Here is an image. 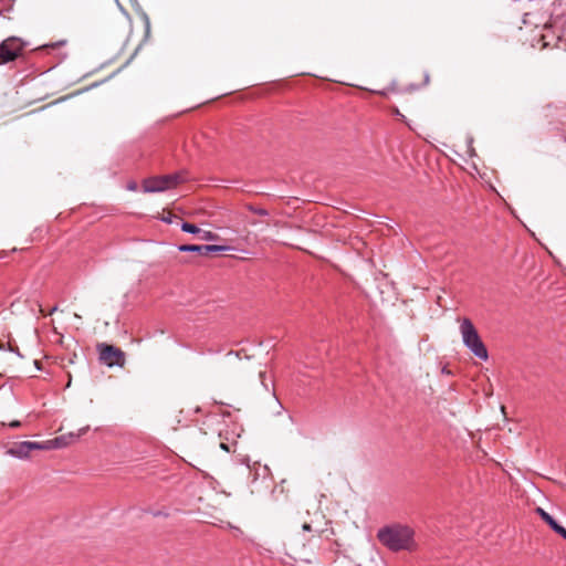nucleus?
I'll list each match as a JSON object with an SVG mask.
<instances>
[{"label":"nucleus","mask_w":566,"mask_h":566,"mask_svg":"<svg viewBox=\"0 0 566 566\" xmlns=\"http://www.w3.org/2000/svg\"><path fill=\"white\" fill-rule=\"evenodd\" d=\"M378 541L392 552L413 551L417 547L415 531L402 524L387 525L378 530Z\"/></svg>","instance_id":"nucleus-1"},{"label":"nucleus","mask_w":566,"mask_h":566,"mask_svg":"<svg viewBox=\"0 0 566 566\" xmlns=\"http://www.w3.org/2000/svg\"><path fill=\"white\" fill-rule=\"evenodd\" d=\"M460 333L464 346L475 357L482 360H486L489 358L488 349L470 318H462L460 324Z\"/></svg>","instance_id":"nucleus-2"},{"label":"nucleus","mask_w":566,"mask_h":566,"mask_svg":"<svg viewBox=\"0 0 566 566\" xmlns=\"http://www.w3.org/2000/svg\"><path fill=\"white\" fill-rule=\"evenodd\" d=\"M545 29L547 33L542 35L544 46L549 45L547 41L549 33H552L557 41H566V15L560 14L552 18L551 21L545 24Z\"/></svg>","instance_id":"nucleus-3"},{"label":"nucleus","mask_w":566,"mask_h":566,"mask_svg":"<svg viewBox=\"0 0 566 566\" xmlns=\"http://www.w3.org/2000/svg\"><path fill=\"white\" fill-rule=\"evenodd\" d=\"M46 446L42 444V442H33V441H21V442H14L8 450L7 454L24 460L28 459L31 451L34 450H44Z\"/></svg>","instance_id":"nucleus-4"},{"label":"nucleus","mask_w":566,"mask_h":566,"mask_svg":"<svg viewBox=\"0 0 566 566\" xmlns=\"http://www.w3.org/2000/svg\"><path fill=\"white\" fill-rule=\"evenodd\" d=\"M99 349V359L105 363L107 366L112 367L114 365L116 366H123L125 363L124 353L113 346L107 344H101L98 345Z\"/></svg>","instance_id":"nucleus-5"},{"label":"nucleus","mask_w":566,"mask_h":566,"mask_svg":"<svg viewBox=\"0 0 566 566\" xmlns=\"http://www.w3.org/2000/svg\"><path fill=\"white\" fill-rule=\"evenodd\" d=\"M22 50L23 44L19 39H7L0 44V60L3 63L11 62L21 54Z\"/></svg>","instance_id":"nucleus-6"},{"label":"nucleus","mask_w":566,"mask_h":566,"mask_svg":"<svg viewBox=\"0 0 566 566\" xmlns=\"http://www.w3.org/2000/svg\"><path fill=\"white\" fill-rule=\"evenodd\" d=\"M178 250L181 252H195L200 255H209L210 253L228 251L230 247L217 244H182L179 245Z\"/></svg>","instance_id":"nucleus-7"},{"label":"nucleus","mask_w":566,"mask_h":566,"mask_svg":"<svg viewBox=\"0 0 566 566\" xmlns=\"http://www.w3.org/2000/svg\"><path fill=\"white\" fill-rule=\"evenodd\" d=\"M87 430H88V427H84V428H81L76 434L72 433V432L69 433L67 436L63 434V436L56 437L52 440L43 441L42 444L46 446L44 448V450L62 448L69 443V441H67L69 439L80 438L83 434H85L87 432Z\"/></svg>","instance_id":"nucleus-8"},{"label":"nucleus","mask_w":566,"mask_h":566,"mask_svg":"<svg viewBox=\"0 0 566 566\" xmlns=\"http://www.w3.org/2000/svg\"><path fill=\"white\" fill-rule=\"evenodd\" d=\"M168 189L164 176L150 177L143 181V191L146 193L163 192Z\"/></svg>","instance_id":"nucleus-9"},{"label":"nucleus","mask_w":566,"mask_h":566,"mask_svg":"<svg viewBox=\"0 0 566 566\" xmlns=\"http://www.w3.org/2000/svg\"><path fill=\"white\" fill-rule=\"evenodd\" d=\"M536 512L539 514L542 520L546 522L551 528L556 532L558 535H560L564 539H566V528L562 526L551 514H548L545 510L542 507H537Z\"/></svg>","instance_id":"nucleus-10"},{"label":"nucleus","mask_w":566,"mask_h":566,"mask_svg":"<svg viewBox=\"0 0 566 566\" xmlns=\"http://www.w3.org/2000/svg\"><path fill=\"white\" fill-rule=\"evenodd\" d=\"M164 179L166 180V184H168V189L185 181V177L180 172L165 175Z\"/></svg>","instance_id":"nucleus-11"},{"label":"nucleus","mask_w":566,"mask_h":566,"mask_svg":"<svg viewBox=\"0 0 566 566\" xmlns=\"http://www.w3.org/2000/svg\"><path fill=\"white\" fill-rule=\"evenodd\" d=\"M181 230L184 232L191 233V234H197V235H199L200 232H201V229L199 227H197L193 223H189V222H182L181 223Z\"/></svg>","instance_id":"nucleus-12"},{"label":"nucleus","mask_w":566,"mask_h":566,"mask_svg":"<svg viewBox=\"0 0 566 566\" xmlns=\"http://www.w3.org/2000/svg\"><path fill=\"white\" fill-rule=\"evenodd\" d=\"M217 238H218L217 233H214L212 231L202 230V229H201V232L199 234V239L205 240V241H213Z\"/></svg>","instance_id":"nucleus-13"},{"label":"nucleus","mask_w":566,"mask_h":566,"mask_svg":"<svg viewBox=\"0 0 566 566\" xmlns=\"http://www.w3.org/2000/svg\"><path fill=\"white\" fill-rule=\"evenodd\" d=\"M0 350H10V352L15 353L19 357H22V355L19 352V348L11 346L10 343H4V342L0 340Z\"/></svg>","instance_id":"nucleus-14"},{"label":"nucleus","mask_w":566,"mask_h":566,"mask_svg":"<svg viewBox=\"0 0 566 566\" xmlns=\"http://www.w3.org/2000/svg\"><path fill=\"white\" fill-rule=\"evenodd\" d=\"M250 210L258 214V216H261V217H266L269 216V211L264 208H254V207H250Z\"/></svg>","instance_id":"nucleus-15"},{"label":"nucleus","mask_w":566,"mask_h":566,"mask_svg":"<svg viewBox=\"0 0 566 566\" xmlns=\"http://www.w3.org/2000/svg\"><path fill=\"white\" fill-rule=\"evenodd\" d=\"M65 43H66V41H65V40H61V41H57V42L52 43V44H45L43 48H45V49H46V48H52V49H54V48L62 46V45H64Z\"/></svg>","instance_id":"nucleus-16"},{"label":"nucleus","mask_w":566,"mask_h":566,"mask_svg":"<svg viewBox=\"0 0 566 566\" xmlns=\"http://www.w3.org/2000/svg\"><path fill=\"white\" fill-rule=\"evenodd\" d=\"M259 377H260L261 382H262V385L264 386V388H265L266 390H269L268 384L265 382V371H260V373H259Z\"/></svg>","instance_id":"nucleus-17"},{"label":"nucleus","mask_w":566,"mask_h":566,"mask_svg":"<svg viewBox=\"0 0 566 566\" xmlns=\"http://www.w3.org/2000/svg\"><path fill=\"white\" fill-rule=\"evenodd\" d=\"M138 188L137 184L135 181H132L127 185V189L130 191H136Z\"/></svg>","instance_id":"nucleus-18"},{"label":"nucleus","mask_w":566,"mask_h":566,"mask_svg":"<svg viewBox=\"0 0 566 566\" xmlns=\"http://www.w3.org/2000/svg\"><path fill=\"white\" fill-rule=\"evenodd\" d=\"M302 530H303L304 532H311V531H312V526H311V524H308V523H304V524L302 525Z\"/></svg>","instance_id":"nucleus-19"},{"label":"nucleus","mask_w":566,"mask_h":566,"mask_svg":"<svg viewBox=\"0 0 566 566\" xmlns=\"http://www.w3.org/2000/svg\"><path fill=\"white\" fill-rule=\"evenodd\" d=\"M20 424H21V423H20V421L14 420V421L10 422V424H9V426H10L11 428H18V427H20Z\"/></svg>","instance_id":"nucleus-20"},{"label":"nucleus","mask_w":566,"mask_h":566,"mask_svg":"<svg viewBox=\"0 0 566 566\" xmlns=\"http://www.w3.org/2000/svg\"><path fill=\"white\" fill-rule=\"evenodd\" d=\"M220 448L226 450L227 452L230 451L229 446L227 443H220Z\"/></svg>","instance_id":"nucleus-21"},{"label":"nucleus","mask_w":566,"mask_h":566,"mask_svg":"<svg viewBox=\"0 0 566 566\" xmlns=\"http://www.w3.org/2000/svg\"><path fill=\"white\" fill-rule=\"evenodd\" d=\"M163 221L166 223H171V218L170 217L163 218Z\"/></svg>","instance_id":"nucleus-22"},{"label":"nucleus","mask_w":566,"mask_h":566,"mask_svg":"<svg viewBox=\"0 0 566 566\" xmlns=\"http://www.w3.org/2000/svg\"><path fill=\"white\" fill-rule=\"evenodd\" d=\"M55 311H57V306L52 307V308L49 311V314L51 315V314H53Z\"/></svg>","instance_id":"nucleus-23"},{"label":"nucleus","mask_w":566,"mask_h":566,"mask_svg":"<svg viewBox=\"0 0 566 566\" xmlns=\"http://www.w3.org/2000/svg\"><path fill=\"white\" fill-rule=\"evenodd\" d=\"M528 15H530L528 13H526V14L524 15V20H523V22H524L525 24H526V23H528V21H527Z\"/></svg>","instance_id":"nucleus-24"},{"label":"nucleus","mask_w":566,"mask_h":566,"mask_svg":"<svg viewBox=\"0 0 566 566\" xmlns=\"http://www.w3.org/2000/svg\"><path fill=\"white\" fill-rule=\"evenodd\" d=\"M153 514H154V516H159V515H161L163 513H161L160 511H158V512H154Z\"/></svg>","instance_id":"nucleus-25"}]
</instances>
